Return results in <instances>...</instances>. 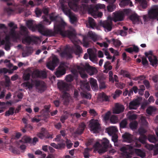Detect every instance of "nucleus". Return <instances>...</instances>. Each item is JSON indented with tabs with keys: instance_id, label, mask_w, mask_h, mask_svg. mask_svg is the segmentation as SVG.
<instances>
[{
	"instance_id": "f257e3e1",
	"label": "nucleus",
	"mask_w": 158,
	"mask_h": 158,
	"mask_svg": "<svg viewBox=\"0 0 158 158\" xmlns=\"http://www.w3.org/2000/svg\"><path fill=\"white\" fill-rule=\"evenodd\" d=\"M66 25V23L63 20H62L58 24L55 23L53 31L52 30H46L42 35L50 37L56 36L59 34L63 37H67L70 39L75 37L76 35L73 31L69 30H64Z\"/></svg>"
},
{
	"instance_id": "f03ea898",
	"label": "nucleus",
	"mask_w": 158,
	"mask_h": 158,
	"mask_svg": "<svg viewBox=\"0 0 158 158\" xmlns=\"http://www.w3.org/2000/svg\"><path fill=\"white\" fill-rule=\"evenodd\" d=\"M31 83L27 81L24 82L23 84L29 89H31L35 86V89L40 92H43L46 89V84L44 82L37 80H31Z\"/></svg>"
},
{
	"instance_id": "7ed1b4c3",
	"label": "nucleus",
	"mask_w": 158,
	"mask_h": 158,
	"mask_svg": "<svg viewBox=\"0 0 158 158\" xmlns=\"http://www.w3.org/2000/svg\"><path fill=\"white\" fill-rule=\"evenodd\" d=\"M102 144L103 147L99 149L98 148L101 146V144L98 142H96L94 145V147L98 148V152L100 154L105 152L107 151V149L110 148L112 146L110 143L109 141L106 138L103 139Z\"/></svg>"
},
{
	"instance_id": "20e7f679",
	"label": "nucleus",
	"mask_w": 158,
	"mask_h": 158,
	"mask_svg": "<svg viewBox=\"0 0 158 158\" xmlns=\"http://www.w3.org/2000/svg\"><path fill=\"white\" fill-rule=\"evenodd\" d=\"M20 29L22 31V35L24 36L22 40V42L23 44H30L31 42L34 41V39L28 35V31L27 29L25 27L21 26Z\"/></svg>"
},
{
	"instance_id": "39448f33",
	"label": "nucleus",
	"mask_w": 158,
	"mask_h": 158,
	"mask_svg": "<svg viewBox=\"0 0 158 158\" xmlns=\"http://www.w3.org/2000/svg\"><path fill=\"white\" fill-rule=\"evenodd\" d=\"M61 9L64 14L69 17L71 23H74L77 21V17L67 6H64L63 4L62 5Z\"/></svg>"
},
{
	"instance_id": "423d86ee",
	"label": "nucleus",
	"mask_w": 158,
	"mask_h": 158,
	"mask_svg": "<svg viewBox=\"0 0 158 158\" xmlns=\"http://www.w3.org/2000/svg\"><path fill=\"white\" fill-rule=\"evenodd\" d=\"M89 37L94 41L95 42L97 40V37L94 33L92 31H89L88 32L87 36H84L83 37V41L84 46L87 47L89 44Z\"/></svg>"
},
{
	"instance_id": "0eeeda50",
	"label": "nucleus",
	"mask_w": 158,
	"mask_h": 158,
	"mask_svg": "<svg viewBox=\"0 0 158 158\" xmlns=\"http://www.w3.org/2000/svg\"><path fill=\"white\" fill-rule=\"evenodd\" d=\"M147 139V137L145 135H143L140 136L138 139L136 140L133 142L132 144L129 145H131L132 148L136 147L138 148H140L141 146V144L140 143L143 144H145L146 143V140Z\"/></svg>"
},
{
	"instance_id": "6e6552de",
	"label": "nucleus",
	"mask_w": 158,
	"mask_h": 158,
	"mask_svg": "<svg viewBox=\"0 0 158 158\" xmlns=\"http://www.w3.org/2000/svg\"><path fill=\"white\" fill-rule=\"evenodd\" d=\"M89 126L90 130L94 133L97 132L100 128V124L97 120L91 119L90 121Z\"/></svg>"
},
{
	"instance_id": "1a4fd4ad",
	"label": "nucleus",
	"mask_w": 158,
	"mask_h": 158,
	"mask_svg": "<svg viewBox=\"0 0 158 158\" xmlns=\"http://www.w3.org/2000/svg\"><path fill=\"white\" fill-rule=\"evenodd\" d=\"M59 62V60L56 56H55L52 57V60L47 64V66L50 70H53L57 66Z\"/></svg>"
},
{
	"instance_id": "9d476101",
	"label": "nucleus",
	"mask_w": 158,
	"mask_h": 158,
	"mask_svg": "<svg viewBox=\"0 0 158 158\" xmlns=\"http://www.w3.org/2000/svg\"><path fill=\"white\" fill-rule=\"evenodd\" d=\"M37 135L38 137L41 139L44 138L48 139L50 138L52 139L53 138L52 135L49 134L46 130L44 128H41L40 132L37 133Z\"/></svg>"
},
{
	"instance_id": "9b49d317",
	"label": "nucleus",
	"mask_w": 158,
	"mask_h": 158,
	"mask_svg": "<svg viewBox=\"0 0 158 158\" xmlns=\"http://www.w3.org/2000/svg\"><path fill=\"white\" fill-rule=\"evenodd\" d=\"M66 66L64 63H61L55 73V74L57 77H60L66 73Z\"/></svg>"
},
{
	"instance_id": "f8f14e48",
	"label": "nucleus",
	"mask_w": 158,
	"mask_h": 158,
	"mask_svg": "<svg viewBox=\"0 0 158 158\" xmlns=\"http://www.w3.org/2000/svg\"><path fill=\"white\" fill-rule=\"evenodd\" d=\"M78 69H81V70L84 71L85 70H86L87 72L90 76L94 75L95 73H97V70L95 68L91 67L89 65H86L84 68H82L80 66L78 67Z\"/></svg>"
},
{
	"instance_id": "ddd939ff",
	"label": "nucleus",
	"mask_w": 158,
	"mask_h": 158,
	"mask_svg": "<svg viewBox=\"0 0 158 158\" xmlns=\"http://www.w3.org/2000/svg\"><path fill=\"white\" fill-rule=\"evenodd\" d=\"M114 15L113 20L116 22L117 21H121L123 20L124 13L122 11H118L113 13Z\"/></svg>"
},
{
	"instance_id": "4468645a",
	"label": "nucleus",
	"mask_w": 158,
	"mask_h": 158,
	"mask_svg": "<svg viewBox=\"0 0 158 158\" xmlns=\"http://www.w3.org/2000/svg\"><path fill=\"white\" fill-rule=\"evenodd\" d=\"M127 147L129 149L128 152L127 148L126 147H123L121 149V150L123 151L124 153L125 158H131L132 155L133 153L132 151L133 149L131 145H127Z\"/></svg>"
},
{
	"instance_id": "2eb2a0df",
	"label": "nucleus",
	"mask_w": 158,
	"mask_h": 158,
	"mask_svg": "<svg viewBox=\"0 0 158 158\" xmlns=\"http://www.w3.org/2000/svg\"><path fill=\"white\" fill-rule=\"evenodd\" d=\"M156 10L154 9V7L151 9L148 12V15H143V19L145 22H147L150 19H153L156 16V15H154L156 11Z\"/></svg>"
},
{
	"instance_id": "dca6fc26",
	"label": "nucleus",
	"mask_w": 158,
	"mask_h": 158,
	"mask_svg": "<svg viewBox=\"0 0 158 158\" xmlns=\"http://www.w3.org/2000/svg\"><path fill=\"white\" fill-rule=\"evenodd\" d=\"M99 24L101 26L107 30L108 31H110L112 29V22L111 20L100 21Z\"/></svg>"
},
{
	"instance_id": "f3484780",
	"label": "nucleus",
	"mask_w": 158,
	"mask_h": 158,
	"mask_svg": "<svg viewBox=\"0 0 158 158\" xmlns=\"http://www.w3.org/2000/svg\"><path fill=\"white\" fill-rule=\"evenodd\" d=\"M57 85L59 89L63 92L69 90L72 86L70 84L63 82H58Z\"/></svg>"
},
{
	"instance_id": "a211bd4d",
	"label": "nucleus",
	"mask_w": 158,
	"mask_h": 158,
	"mask_svg": "<svg viewBox=\"0 0 158 158\" xmlns=\"http://www.w3.org/2000/svg\"><path fill=\"white\" fill-rule=\"evenodd\" d=\"M80 0H72L73 2H69L68 3V5L71 9H73V8H74L76 9L75 10H77L79 8L78 3ZM81 0L82 2L87 3L88 2L89 0Z\"/></svg>"
},
{
	"instance_id": "6ab92c4d",
	"label": "nucleus",
	"mask_w": 158,
	"mask_h": 158,
	"mask_svg": "<svg viewBox=\"0 0 158 158\" xmlns=\"http://www.w3.org/2000/svg\"><path fill=\"white\" fill-rule=\"evenodd\" d=\"M139 102L137 99L131 101L129 103V108L130 110H136L139 105Z\"/></svg>"
},
{
	"instance_id": "aec40b11",
	"label": "nucleus",
	"mask_w": 158,
	"mask_h": 158,
	"mask_svg": "<svg viewBox=\"0 0 158 158\" xmlns=\"http://www.w3.org/2000/svg\"><path fill=\"white\" fill-rule=\"evenodd\" d=\"M86 127V125L85 123L82 122L80 123L78 126V127L74 131L75 134L77 135H81L82 134Z\"/></svg>"
},
{
	"instance_id": "412c9836",
	"label": "nucleus",
	"mask_w": 158,
	"mask_h": 158,
	"mask_svg": "<svg viewBox=\"0 0 158 158\" xmlns=\"http://www.w3.org/2000/svg\"><path fill=\"white\" fill-rule=\"evenodd\" d=\"M60 56L61 57L63 58H71L72 57L71 53L67 48H65L60 53Z\"/></svg>"
},
{
	"instance_id": "4be33fe9",
	"label": "nucleus",
	"mask_w": 158,
	"mask_h": 158,
	"mask_svg": "<svg viewBox=\"0 0 158 158\" xmlns=\"http://www.w3.org/2000/svg\"><path fill=\"white\" fill-rule=\"evenodd\" d=\"M122 137L125 142L131 143L133 141V135L127 132H125L123 134Z\"/></svg>"
},
{
	"instance_id": "5701e85b",
	"label": "nucleus",
	"mask_w": 158,
	"mask_h": 158,
	"mask_svg": "<svg viewBox=\"0 0 158 158\" xmlns=\"http://www.w3.org/2000/svg\"><path fill=\"white\" fill-rule=\"evenodd\" d=\"M33 74L35 77H37L45 78L46 77V73L43 71L36 70L33 72Z\"/></svg>"
},
{
	"instance_id": "b1692460",
	"label": "nucleus",
	"mask_w": 158,
	"mask_h": 158,
	"mask_svg": "<svg viewBox=\"0 0 158 158\" xmlns=\"http://www.w3.org/2000/svg\"><path fill=\"white\" fill-rule=\"evenodd\" d=\"M8 25L10 27H13L12 28L10 29V34L12 37L13 38H15L16 36L15 29L17 28V25H14V23L12 22L8 23Z\"/></svg>"
},
{
	"instance_id": "393cba45",
	"label": "nucleus",
	"mask_w": 158,
	"mask_h": 158,
	"mask_svg": "<svg viewBox=\"0 0 158 158\" xmlns=\"http://www.w3.org/2000/svg\"><path fill=\"white\" fill-rule=\"evenodd\" d=\"M129 18L134 24H139L140 21L139 16L136 13L131 15Z\"/></svg>"
},
{
	"instance_id": "a878e982",
	"label": "nucleus",
	"mask_w": 158,
	"mask_h": 158,
	"mask_svg": "<svg viewBox=\"0 0 158 158\" xmlns=\"http://www.w3.org/2000/svg\"><path fill=\"white\" fill-rule=\"evenodd\" d=\"M124 109L123 106L117 103L115 106V108L113 110V113L116 114H118L123 112Z\"/></svg>"
},
{
	"instance_id": "bb28decb",
	"label": "nucleus",
	"mask_w": 158,
	"mask_h": 158,
	"mask_svg": "<svg viewBox=\"0 0 158 158\" xmlns=\"http://www.w3.org/2000/svg\"><path fill=\"white\" fill-rule=\"evenodd\" d=\"M99 96L100 99L102 102H109L110 101V96L107 95L104 92L100 93Z\"/></svg>"
},
{
	"instance_id": "cd10ccee",
	"label": "nucleus",
	"mask_w": 158,
	"mask_h": 158,
	"mask_svg": "<svg viewBox=\"0 0 158 158\" xmlns=\"http://www.w3.org/2000/svg\"><path fill=\"white\" fill-rule=\"evenodd\" d=\"M148 58L151 65L153 67L157 66L158 64V60L156 56H154L153 58L151 56H149Z\"/></svg>"
},
{
	"instance_id": "c85d7f7f",
	"label": "nucleus",
	"mask_w": 158,
	"mask_h": 158,
	"mask_svg": "<svg viewBox=\"0 0 158 158\" xmlns=\"http://www.w3.org/2000/svg\"><path fill=\"white\" fill-rule=\"evenodd\" d=\"M81 7L84 11H87L90 14H94V11L93 7L89 6L87 4H82Z\"/></svg>"
},
{
	"instance_id": "c756f323",
	"label": "nucleus",
	"mask_w": 158,
	"mask_h": 158,
	"mask_svg": "<svg viewBox=\"0 0 158 158\" xmlns=\"http://www.w3.org/2000/svg\"><path fill=\"white\" fill-rule=\"evenodd\" d=\"M89 82L92 89L94 90H97L98 88L97 81L93 78H89Z\"/></svg>"
},
{
	"instance_id": "7c9ffc66",
	"label": "nucleus",
	"mask_w": 158,
	"mask_h": 158,
	"mask_svg": "<svg viewBox=\"0 0 158 158\" xmlns=\"http://www.w3.org/2000/svg\"><path fill=\"white\" fill-rule=\"evenodd\" d=\"M73 50L74 53L76 55H80L83 52L82 48L77 44L75 45Z\"/></svg>"
},
{
	"instance_id": "2f4dec72",
	"label": "nucleus",
	"mask_w": 158,
	"mask_h": 158,
	"mask_svg": "<svg viewBox=\"0 0 158 158\" xmlns=\"http://www.w3.org/2000/svg\"><path fill=\"white\" fill-rule=\"evenodd\" d=\"M108 134L110 135L116 134L118 131L117 128L115 127H111L106 129Z\"/></svg>"
},
{
	"instance_id": "473e14b6",
	"label": "nucleus",
	"mask_w": 158,
	"mask_h": 158,
	"mask_svg": "<svg viewBox=\"0 0 158 158\" xmlns=\"http://www.w3.org/2000/svg\"><path fill=\"white\" fill-rule=\"evenodd\" d=\"M105 8V6L104 4L98 3L96 4L94 7H93V9H94V14H96L97 13V11L99 9H103Z\"/></svg>"
},
{
	"instance_id": "72a5a7b5",
	"label": "nucleus",
	"mask_w": 158,
	"mask_h": 158,
	"mask_svg": "<svg viewBox=\"0 0 158 158\" xmlns=\"http://www.w3.org/2000/svg\"><path fill=\"white\" fill-rule=\"evenodd\" d=\"M110 63L109 61H107L105 62L104 65V68L105 69L103 71L104 73H107L109 70L112 69V67L110 65Z\"/></svg>"
},
{
	"instance_id": "f704fd0d",
	"label": "nucleus",
	"mask_w": 158,
	"mask_h": 158,
	"mask_svg": "<svg viewBox=\"0 0 158 158\" xmlns=\"http://www.w3.org/2000/svg\"><path fill=\"white\" fill-rule=\"evenodd\" d=\"M33 52V50L30 47H27L26 48V51L22 53L23 57L28 56L29 55L31 54Z\"/></svg>"
},
{
	"instance_id": "c9c22d12",
	"label": "nucleus",
	"mask_w": 158,
	"mask_h": 158,
	"mask_svg": "<svg viewBox=\"0 0 158 158\" xmlns=\"http://www.w3.org/2000/svg\"><path fill=\"white\" fill-rule=\"evenodd\" d=\"M26 25L28 28L32 31H35V25H34L33 21L29 20L26 23Z\"/></svg>"
},
{
	"instance_id": "e433bc0d",
	"label": "nucleus",
	"mask_w": 158,
	"mask_h": 158,
	"mask_svg": "<svg viewBox=\"0 0 158 158\" xmlns=\"http://www.w3.org/2000/svg\"><path fill=\"white\" fill-rule=\"evenodd\" d=\"M36 30H37L38 31L42 34H43L45 30L44 26L41 24H39L38 25H35V31Z\"/></svg>"
},
{
	"instance_id": "4c0bfd02",
	"label": "nucleus",
	"mask_w": 158,
	"mask_h": 158,
	"mask_svg": "<svg viewBox=\"0 0 158 158\" xmlns=\"http://www.w3.org/2000/svg\"><path fill=\"white\" fill-rule=\"evenodd\" d=\"M119 5L122 6L129 5L130 6H132V3L130 0H122Z\"/></svg>"
},
{
	"instance_id": "58836bf2",
	"label": "nucleus",
	"mask_w": 158,
	"mask_h": 158,
	"mask_svg": "<svg viewBox=\"0 0 158 158\" xmlns=\"http://www.w3.org/2000/svg\"><path fill=\"white\" fill-rule=\"evenodd\" d=\"M134 151L135 153L137 156H139L142 158H143L146 156L145 153L140 149H135Z\"/></svg>"
},
{
	"instance_id": "ea45409f",
	"label": "nucleus",
	"mask_w": 158,
	"mask_h": 158,
	"mask_svg": "<svg viewBox=\"0 0 158 158\" xmlns=\"http://www.w3.org/2000/svg\"><path fill=\"white\" fill-rule=\"evenodd\" d=\"M139 89L136 86H134L132 88L130 89L129 93V96H131L133 94V92L135 94H136L138 92Z\"/></svg>"
},
{
	"instance_id": "a19ab883",
	"label": "nucleus",
	"mask_w": 158,
	"mask_h": 158,
	"mask_svg": "<svg viewBox=\"0 0 158 158\" xmlns=\"http://www.w3.org/2000/svg\"><path fill=\"white\" fill-rule=\"evenodd\" d=\"M127 119H124L122 120L119 123L120 129L127 128Z\"/></svg>"
},
{
	"instance_id": "79ce46f5",
	"label": "nucleus",
	"mask_w": 158,
	"mask_h": 158,
	"mask_svg": "<svg viewBox=\"0 0 158 158\" xmlns=\"http://www.w3.org/2000/svg\"><path fill=\"white\" fill-rule=\"evenodd\" d=\"M88 23L90 27L94 28L96 26V24L94 20L92 18L89 17L88 18Z\"/></svg>"
},
{
	"instance_id": "37998d69",
	"label": "nucleus",
	"mask_w": 158,
	"mask_h": 158,
	"mask_svg": "<svg viewBox=\"0 0 158 158\" xmlns=\"http://www.w3.org/2000/svg\"><path fill=\"white\" fill-rule=\"evenodd\" d=\"M15 108L13 107L9 108L8 110L6 112L5 115L6 116H8L10 115H12L14 113Z\"/></svg>"
},
{
	"instance_id": "c03bdc74",
	"label": "nucleus",
	"mask_w": 158,
	"mask_h": 158,
	"mask_svg": "<svg viewBox=\"0 0 158 158\" xmlns=\"http://www.w3.org/2000/svg\"><path fill=\"white\" fill-rule=\"evenodd\" d=\"M31 139L27 136H24L23 137L21 141H22L25 143H31Z\"/></svg>"
},
{
	"instance_id": "a18cd8bd",
	"label": "nucleus",
	"mask_w": 158,
	"mask_h": 158,
	"mask_svg": "<svg viewBox=\"0 0 158 158\" xmlns=\"http://www.w3.org/2000/svg\"><path fill=\"white\" fill-rule=\"evenodd\" d=\"M156 110V108L152 106H149L146 110L147 113L149 115L152 114L153 112H155Z\"/></svg>"
},
{
	"instance_id": "49530a36",
	"label": "nucleus",
	"mask_w": 158,
	"mask_h": 158,
	"mask_svg": "<svg viewBox=\"0 0 158 158\" xmlns=\"http://www.w3.org/2000/svg\"><path fill=\"white\" fill-rule=\"evenodd\" d=\"M140 4L143 8H146L147 6V4L146 0H135Z\"/></svg>"
},
{
	"instance_id": "de8ad7c7",
	"label": "nucleus",
	"mask_w": 158,
	"mask_h": 158,
	"mask_svg": "<svg viewBox=\"0 0 158 158\" xmlns=\"http://www.w3.org/2000/svg\"><path fill=\"white\" fill-rule=\"evenodd\" d=\"M148 139L150 142L153 143H156L157 141L155 136L152 135H149L148 136Z\"/></svg>"
},
{
	"instance_id": "09e8293b",
	"label": "nucleus",
	"mask_w": 158,
	"mask_h": 158,
	"mask_svg": "<svg viewBox=\"0 0 158 158\" xmlns=\"http://www.w3.org/2000/svg\"><path fill=\"white\" fill-rule=\"evenodd\" d=\"M58 17V15H55L54 13H52L49 15V18L51 21H54L55 23L57 22V19Z\"/></svg>"
},
{
	"instance_id": "8fccbe9b",
	"label": "nucleus",
	"mask_w": 158,
	"mask_h": 158,
	"mask_svg": "<svg viewBox=\"0 0 158 158\" xmlns=\"http://www.w3.org/2000/svg\"><path fill=\"white\" fill-rule=\"evenodd\" d=\"M4 77L5 80V85L6 87H9L10 86V77L6 75H5Z\"/></svg>"
},
{
	"instance_id": "3c124183",
	"label": "nucleus",
	"mask_w": 158,
	"mask_h": 158,
	"mask_svg": "<svg viewBox=\"0 0 158 158\" xmlns=\"http://www.w3.org/2000/svg\"><path fill=\"white\" fill-rule=\"evenodd\" d=\"M138 124L137 122L135 121L133 122H131L129 124L130 128L132 130L136 129Z\"/></svg>"
},
{
	"instance_id": "603ef678",
	"label": "nucleus",
	"mask_w": 158,
	"mask_h": 158,
	"mask_svg": "<svg viewBox=\"0 0 158 158\" xmlns=\"http://www.w3.org/2000/svg\"><path fill=\"white\" fill-rule=\"evenodd\" d=\"M89 49H88V50ZM88 52L89 53V59L92 62L95 61V60H96V55L94 53H89V52L88 51Z\"/></svg>"
},
{
	"instance_id": "864d4df0",
	"label": "nucleus",
	"mask_w": 158,
	"mask_h": 158,
	"mask_svg": "<svg viewBox=\"0 0 158 158\" xmlns=\"http://www.w3.org/2000/svg\"><path fill=\"white\" fill-rule=\"evenodd\" d=\"M65 80L67 82H71L74 80V76L71 74L67 75L66 77Z\"/></svg>"
},
{
	"instance_id": "5fc2aeb1",
	"label": "nucleus",
	"mask_w": 158,
	"mask_h": 158,
	"mask_svg": "<svg viewBox=\"0 0 158 158\" xmlns=\"http://www.w3.org/2000/svg\"><path fill=\"white\" fill-rule=\"evenodd\" d=\"M122 93V91L121 90L119 89H116L115 92L113 96V98L115 99L117 98Z\"/></svg>"
},
{
	"instance_id": "6e6d98bb",
	"label": "nucleus",
	"mask_w": 158,
	"mask_h": 158,
	"mask_svg": "<svg viewBox=\"0 0 158 158\" xmlns=\"http://www.w3.org/2000/svg\"><path fill=\"white\" fill-rule=\"evenodd\" d=\"M113 44L116 47H119L121 44V41L117 39H113Z\"/></svg>"
},
{
	"instance_id": "4d7b16f0",
	"label": "nucleus",
	"mask_w": 158,
	"mask_h": 158,
	"mask_svg": "<svg viewBox=\"0 0 158 158\" xmlns=\"http://www.w3.org/2000/svg\"><path fill=\"white\" fill-rule=\"evenodd\" d=\"M35 12L37 16L39 17L41 16L42 11L41 9L38 8H37L35 10Z\"/></svg>"
},
{
	"instance_id": "13d9d810",
	"label": "nucleus",
	"mask_w": 158,
	"mask_h": 158,
	"mask_svg": "<svg viewBox=\"0 0 158 158\" xmlns=\"http://www.w3.org/2000/svg\"><path fill=\"white\" fill-rule=\"evenodd\" d=\"M111 4V5H109L107 7V10L109 12H112L116 7L115 5L113 4V3Z\"/></svg>"
},
{
	"instance_id": "bf43d9fd",
	"label": "nucleus",
	"mask_w": 158,
	"mask_h": 158,
	"mask_svg": "<svg viewBox=\"0 0 158 158\" xmlns=\"http://www.w3.org/2000/svg\"><path fill=\"white\" fill-rule=\"evenodd\" d=\"M118 120V117L115 115H112L110 118V121L113 123H116Z\"/></svg>"
},
{
	"instance_id": "052dcab7",
	"label": "nucleus",
	"mask_w": 158,
	"mask_h": 158,
	"mask_svg": "<svg viewBox=\"0 0 158 158\" xmlns=\"http://www.w3.org/2000/svg\"><path fill=\"white\" fill-rule=\"evenodd\" d=\"M69 96V94L66 91H64L62 96L63 99H65L66 101H68Z\"/></svg>"
},
{
	"instance_id": "680f3d73",
	"label": "nucleus",
	"mask_w": 158,
	"mask_h": 158,
	"mask_svg": "<svg viewBox=\"0 0 158 158\" xmlns=\"http://www.w3.org/2000/svg\"><path fill=\"white\" fill-rule=\"evenodd\" d=\"M142 63L143 65L145 66L148 65V62L146 57L144 56L142 57Z\"/></svg>"
},
{
	"instance_id": "e2e57ef3",
	"label": "nucleus",
	"mask_w": 158,
	"mask_h": 158,
	"mask_svg": "<svg viewBox=\"0 0 158 158\" xmlns=\"http://www.w3.org/2000/svg\"><path fill=\"white\" fill-rule=\"evenodd\" d=\"M141 123L144 126H146L148 123L146 121L145 118L144 117H142L141 118Z\"/></svg>"
},
{
	"instance_id": "0e129e2a",
	"label": "nucleus",
	"mask_w": 158,
	"mask_h": 158,
	"mask_svg": "<svg viewBox=\"0 0 158 158\" xmlns=\"http://www.w3.org/2000/svg\"><path fill=\"white\" fill-rule=\"evenodd\" d=\"M42 18L43 19V21L45 22L46 24L49 25L51 23V22L45 16H43Z\"/></svg>"
},
{
	"instance_id": "69168bd1",
	"label": "nucleus",
	"mask_w": 158,
	"mask_h": 158,
	"mask_svg": "<svg viewBox=\"0 0 158 158\" xmlns=\"http://www.w3.org/2000/svg\"><path fill=\"white\" fill-rule=\"evenodd\" d=\"M112 140L114 142H116L118 141V136L116 134H114L113 135H111Z\"/></svg>"
},
{
	"instance_id": "338daca9",
	"label": "nucleus",
	"mask_w": 158,
	"mask_h": 158,
	"mask_svg": "<svg viewBox=\"0 0 158 158\" xmlns=\"http://www.w3.org/2000/svg\"><path fill=\"white\" fill-rule=\"evenodd\" d=\"M66 143V146L68 149H70L72 146L73 143L70 142L68 139H67Z\"/></svg>"
},
{
	"instance_id": "774afa93",
	"label": "nucleus",
	"mask_w": 158,
	"mask_h": 158,
	"mask_svg": "<svg viewBox=\"0 0 158 158\" xmlns=\"http://www.w3.org/2000/svg\"><path fill=\"white\" fill-rule=\"evenodd\" d=\"M110 115V111H108L106 113L104 117V119L105 120H108L109 119Z\"/></svg>"
}]
</instances>
